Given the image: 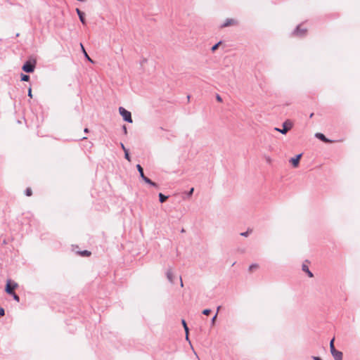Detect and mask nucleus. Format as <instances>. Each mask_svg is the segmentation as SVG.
<instances>
[{
  "label": "nucleus",
  "mask_w": 360,
  "mask_h": 360,
  "mask_svg": "<svg viewBox=\"0 0 360 360\" xmlns=\"http://www.w3.org/2000/svg\"><path fill=\"white\" fill-rule=\"evenodd\" d=\"M219 309H220V307H217V312L219 311Z\"/></svg>",
  "instance_id": "79ce46f5"
},
{
  "label": "nucleus",
  "mask_w": 360,
  "mask_h": 360,
  "mask_svg": "<svg viewBox=\"0 0 360 360\" xmlns=\"http://www.w3.org/2000/svg\"><path fill=\"white\" fill-rule=\"evenodd\" d=\"M167 198H168V196H166L161 193H159V199H160V202H164Z\"/></svg>",
  "instance_id": "dca6fc26"
},
{
  "label": "nucleus",
  "mask_w": 360,
  "mask_h": 360,
  "mask_svg": "<svg viewBox=\"0 0 360 360\" xmlns=\"http://www.w3.org/2000/svg\"><path fill=\"white\" fill-rule=\"evenodd\" d=\"M274 130L277 131H279V130H281V129L276 127V128H274Z\"/></svg>",
  "instance_id": "58836bf2"
},
{
  "label": "nucleus",
  "mask_w": 360,
  "mask_h": 360,
  "mask_svg": "<svg viewBox=\"0 0 360 360\" xmlns=\"http://www.w3.org/2000/svg\"><path fill=\"white\" fill-rule=\"evenodd\" d=\"M193 191H194V188H191V190L189 191V192L188 193V196H191V195L193 194Z\"/></svg>",
  "instance_id": "7c9ffc66"
},
{
  "label": "nucleus",
  "mask_w": 360,
  "mask_h": 360,
  "mask_svg": "<svg viewBox=\"0 0 360 360\" xmlns=\"http://www.w3.org/2000/svg\"><path fill=\"white\" fill-rule=\"evenodd\" d=\"M119 112L125 122H127L129 123H131L133 122L131 112L126 110L124 108L120 107Z\"/></svg>",
  "instance_id": "f257e3e1"
},
{
  "label": "nucleus",
  "mask_w": 360,
  "mask_h": 360,
  "mask_svg": "<svg viewBox=\"0 0 360 360\" xmlns=\"http://www.w3.org/2000/svg\"><path fill=\"white\" fill-rule=\"evenodd\" d=\"M18 283H15V282H13V283H11V288L13 289V291L15 288H18Z\"/></svg>",
  "instance_id": "393cba45"
},
{
  "label": "nucleus",
  "mask_w": 360,
  "mask_h": 360,
  "mask_svg": "<svg viewBox=\"0 0 360 360\" xmlns=\"http://www.w3.org/2000/svg\"><path fill=\"white\" fill-rule=\"evenodd\" d=\"M5 290L8 295L13 294L14 292L11 288V281L10 280L7 281Z\"/></svg>",
  "instance_id": "1a4fd4ad"
},
{
  "label": "nucleus",
  "mask_w": 360,
  "mask_h": 360,
  "mask_svg": "<svg viewBox=\"0 0 360 360\" xmlns=\"http://www.w3.org/2000/svg\"><path fill=\"white\" fill-rule=\"evenodd\" d=\"M302 157V154H299L294 158H290V162L292 165L294 167H297L299 165V161L300 158Z\"/></svg>",
  "instance_id": "39448f33"
},
{
  "label": "nucleus",
  "mask_w": 360,
  "mask_h": 360,
  "mask_svg": "<svg viewBox=\"0 0 360 360\" xmlns=\"http://www.w3.org/2000/svg\"><path fill=\"white\" fill-rule=\"evenodd\" d=\"M166 276H167V278L169 280V281L171 283H174V274H173L172 269H168L167 271Z\"/></svg>",
  "instance_id": "0eeeda50"
},
{
  "label": "nucleus",
  "mask_w": 360,
  "mask_h": 360,
  "mask_svg": "<svg viewBox=\"0 0 360 360\" xmlns=\"http://www.w3.org/2000/svg\"><path fill=\"white\" fill-rule=\"evenodd\" d=\"M182 324L186 332V340H188V328L186 325L185 320L184 319L182 320Z\"/></svg>",
  "instance_id": "f8f14e48"
},
{
  "label": "nucleus",
  "mask_w": 360,
  "mask_h": 360,
  "mask_svg": "<svg viewBox=\"0 0 360 360\" xmlns=\"http://www.w3.org/2000/svg\"><path fill=\"white\" fill-rule=\"evenodd\" d=\"M76 12H77L78 15L83 13V12L81 11L79 8H76Z\"/></svg>",
  "instance_id": "72a5a7b5"
},
{
  "label": "nucleus",
  "mask_w": 360,
  "mask_h": 360,
  "mask_svg": "<svg viewBox=\"0 0 360 360\" xmlns=\"http://www.w3.org/2000/svg\"><path fill=\"white\" fill-rule=\"evenodd\" d=\"M307 32V29L303 27L302 25H299L295 31L293 32V35L297 37H302L304 36Z\"/></svg>",
  "instance_id": "f03ea898"
},
{
  "label": "nucleus",
  "mask_w": 360,
  "mask_h": 360,
  "mask_svg": "<svg viewBox=\"0 0 360 360\" xmlns=\"http://www.w3.org/2000/svg\"><path fill=\"white\" fill-rule=\"evenodd\" d=\"M331 354L335 360H342V352H340L338 350H334V351H332Z\"/></svg>",
  "instance_id": "423d86ee"
},
{
  "label": "nucleus",
  "mask_w": 360,
  "mask_h": 360,
  "mask_svg": "<svg viewBox=\"0 0 360 360\" xmlns=\"http://www.w3.org/2000/svg\"><path fill=\"white\" fill-rule=\"evenodd\" d=\"M123 130H124V134H127V128L125 126L123 127Z\"/></svg>",
  "instance_id": "4c0bfd02"
},
{
  "label": "nucleus",
  "mask_w": 360,
  "mask_h": 360,
  "mask_svg": "<svg viewBox=\"0 0 360 360\" xmlns=\"http://www.w3.org/2000/svg\"><path fill=\"white\" fill-rule=\"evenodd\" d=\"M287 124H288L287 122H285L283 124V128L281 129V130H279L280 133H281L283 134H285L288 132V131L291 128V124H290V126L288 127H287Z\"/></svg>",
  "instance_id": "6e6552de"
},
{
  "label": "nucleus",
  "mask_w": 360,
  "mask_h": 360,
  "mask_svg": "<svg viewBox=\"0 0 360 360\" xmlns=\"http://www.w3.org/2000/svg\"><path fill=\"white\" fill-rule=\"evenodd\" d=\"M180 281H181V286L183 287V282H182V280H181V277H180Z\"/></svg>",
  "instance_id": "ea45409f"
},
{
  "label": "nucleus",
  "mask_w": 360,
  "mask_h": 360,
  "mask_svg": "<svg viewBox=\"0 0 360 360\" xmlns=\"http://www.w3.org/2000/svg\"><path fill=\"white\" fill-rule=\"evenodd\" d=\"M10 295H11L15 301H17V302L20 301L19 296L18 295H16L14 292H13V294H11Z\"/></svg>",
  "instance_id": "6ab92c4d"
},
{
  "label": "nucleus",
  "mask_w": 360,
  "mask_h": 360,
  "mask_svg": "<svg viewBox=\"0 0 360 360\" xmlns=\"http://www.w3.org/2000/svg\"><path fill=\"white\" fill-rule=\"evenodd\" d=\"M210 312H211V310H210V309H204V310L202 311V314H203L204 315H209Z\"/></svg>",
  "instance_id": "bb28decb"
},
{
  "label": "nucleus",
  "mask_w": 360,
  "mask_h": 360,
  "mask_svg": "<svg viewBox=\"0 0 360 360\" xmlns=\"http://www.w3.org/2000/svg\"><path fill=\"white\" fill-rule=\"evenodd\" d=\"M4 315V309L0 306V316Z\"/></svg>",
  "instance_id": "c756f323"
},
{
  "label": "nucleus",
  "mask_w": 360,
  "mask_h": 360,
  "mask_svg": "<svg viewBox=\"0 0 360 360\" xmlns=\"http://www.w3.org/2000/svg\"><path fill=\"white\" fill-rule=\"evenodd\" d=\"M240 235L242 236L246 237V236H248L249 235V231H245V232H243V233H240Z\"/></svg>",
  "instance_id": "c85d7f7f"
},
{
  "label": "nucleus",
  "mask_w": 360,
  "mask_h": 360,
  "mask_svg": "<svg viewBox=\"0 0 360 360\" xmlns=\"http://www.w3.org/2000/svg\"><path fill=\"white\" fill-rule=\"evenodd\" d=\"M28 96H30V97H32V89H31V88H30V89H28Z\"/></svg>",
  "instance_id": "f704fd0d"
},
{
  "label": "nucleus",
  "mask_w": 360,
  "mask_h": 360,
  "mask_svg": "<svg viewBox=\"0 0 360 360\" xmlns=\"http://www.w3.org/2000/svg\"><path fill=\"white\" fill-rule=\"evenodd\" d=\"M220 44H221V41H219V42H218L217 44H216L215 45H214V46L212 47V49H211L212 51H216V50L217 49V48H218V46H219V45Z\"/></svg>",
  "instance_id": "b1692460"
},
{
  "label": "nucleus",
  "mask_w": 360,
  "mask_h": 360,
  "mask_svg": "<svg viewBox=\"0 0 360 360\" xmlns=\"http://www.w3.org/2000/svg\"><path fill=\"white\" fill-rule=\"evenodd\" d=\"M217 100L218 101H219V102H221V101H222V100H221V97H220V96H219V95H218V94L217 95Z\"/></svg>",
  "instance_id": "c9c22d12"
},
{
  "label": "nucleus",
  "mask_w": 360,
  "mask_h": 360,
  "mask_svg": "<svg viewBox=\"0 0 360 360\" xmlns=\"http://www.w3.org/2000/svg\"><path fill=\"white\" fill-rule=\"evenodd\" d=\"M313 359L314 360H321V359L318 356H313Z\"/></svg>",
  "instance_id": "e433bc0d"
},
{
  "label": "nucleus",
  "mask_w": 360,
  "mask_h": 360,
  "mask_svg": "<svg viewBox=\"0 0 360 360\" xmlns=\"http://www.w3.org/2000/svg\"><path fill=\"white\" fill-rule=\"evenodd\" d=\"M334 338L331 340L330 342V352H332V351H334V350H336L335 347H334Z\"/></svg>",
  "instance_id": "a211bd4d"
},
{
  "label": "nucleus",
  "mask_w": 360,
  "mask_h": 360,
  "mask_svg": "<svg viewBox=\"0 0 360 360\" xmlns=\"http://www.w3.org/2000/svg\"><path fill=\"white\" fill-rule=\"evenodd\" d=\"M136 168L140 174L141 179L144 178L146 176L143 174V170L142 167L140 165H137Z\"/></svg>",
  "instance_id": "4468645a"
},
{
  "label": "nucleus",
  "mask_w": 360,
  "mask_h": 360,
  "mask_svg": "<svg viewBox=\"0 0 360 360\" xmlns=\"http://www.w3.org/2000/svg\"><path fill=\"white\" fill-rule=\"evenodd\" d=\"M217 313L213 316V318L212 319V323L214 324V322H215V320H216V318H217Z\"/></svg>",
  "instance_id": "2f4dec72"
},
{
  "label": "nucleus",
  "mask_w": 360,
  "mask_h": 360,
  "mask_svg": "<svg viewBox=\"0 0 360 360\" xmlns=\"http://www.w3.org/2000/svg\"><path fill=\"white\" fill-rule=\"evenodd\" d=\"M89 131V129L87 128L84 129V132L87 133Z\"/></svg>",
  "instance_id": "a19ab883"
},
{
  "label": "nucleus",
  "mask_w": 360,
  "mask_h": 360,
  "mask_svg": "<svg viewBox=\"0 0 360 360\" xmlns=\"http://www.w3.org/2000/svg\"><path fill=\"white\" fill-rule=\"evenodd\" d=\"M315 136L319 139H321V141H324V142H329L330 141L323 134H321V133H316L315 134Z\"/></svg>",
  "instance_id": "9d476101"
},
{
  "label": "nucleus",
  "mask_w": 360,
  "mask_h": 360,
  "mask_svg": "<svg viewBox=\"0 0 360 360\" xmlns=\"http://www.w3.org/2000/svg\"><path fill=\"white\" fill-rule=\"evenodd\" d=\"M302 270L304 271H305L310 278L313 277V276H314L313 274L310 271V270L309 269V268L307 265H305V264L302 265Z\"/></svg>",
  "instance_id": "9b49d317"
},
{
  "label": "nucleus",
  "mask_w": 360,
  "mask_h": 360,
  "mask_svg": "<svg viewBox=\"0 0 360 360\" xmlns=\"http://www.w3.org/2000/svg\"><path fill=\"white\" fill-rule=\"evenodd\" d=\"M79 18L81 21V22L83 24V25H85L86 24V20L84 18V13H83L81 15H79Z\"/></svg>",
  "instance_id": "f3484780"
},
{
  "label": "nucleus",
  "mask_w": 360,
  "mask_h": 360,
  "mask_svg": "<svg viewBox=\"0 0 360 360\" xmlns=\"http://www.w3.org/2000/svg\"><path fill=\"white\" fill-rule=\"evenodd\" d=\"M124 157H125V158H126L129 162H130V161H131V158H130V156H129V154L128 150H126V151L124 152Z\"/></svg>",
  "instance_id": "4be33fe9"
},
{
  "label": "nucleus",
  "mask_w": 360,
  "mask_h": 360,
  "mask_svg": "<svg viewBox=\"0 0 360 360\" xmlns=\"http://www.w3.org/2000/svg\"><path fill=\"white\" fill-rule=\"evenodd\" d=\"M80 255L82 256H89L91 255V252L87 250H84V251L81 252Z\"/></svg>",
  "instance_id": "412c9836"
},
{
  "label": "nucleus",
  "mask_w": 360,
  "mask_h": 360,
  "mask_svg": "<svg viewBox=\"0 0 360 360\" xmlns=\"http://www.w3.org/2000/svg\"><path fill=\"white\" fill-rule=\"evenodd\" d=\"M238 24L237 20L231 18H227L224 22L221 25V27H226L231 25H236Z\"/></svg>",
  "instance_id": "7ed1b4c3"
},
{
  "label": "nucleus",
  "mask_w": 360,
  "mask_h": 360,
  "mask_svg": "<svg viewBox=\"0 0 360 360\" xmlns=\"http://www.w3.org/2000/svg\"><path fill=\"white\" fill-rule=\"evenodd\" d=\"M146 183L150 184V186H156V184L153 182L150 179H148V177L145 176L144 178L142 179Z\"/></svg>",
  "instance_id": "2eb2a0df"
},
{
  "label": "nucleus",
  "mask_w": 360,
  "mask_h": 360,
  "mask_svg": "<svg viewBox=\"0 0 360 360\" xmlns=\"http://www.w3.org/2000/svg\"><path fill=\"white\" fill-rule=\"evenodd\" d=\"M120 146H121V148H122V150H123L124 152H125L126 150H128L125 148L124 145L122 143H120Z\"/></svg>",
  "instance_id": "473e14b6"
},
{
  "label": "nucleus",
  "mask_w": 360,
  "mask_h": 360,
  "mask_svg": "<svg viewBox=\"0 0 360 360\" xmlns=\"http://www.w3.org/2000/svg\"><path fill=\"white\" fill-rule=\"evenodd\" d=\"M22 68L26 72H32L34 70V65L29 62H27L23 65Z\"/></svg>",
  "instance_id": "20e7f679"
},
{
  "label": "nucleus",
  "mask_w": 360,
  "mask_h": 360,
  "mask_svg": "<svg viewBox=\"0 0 360 360\" xmlns=\"http://www.w3.org/2000/svg\"><path fill=\"white\" fill-rule=\"evenodd\" d=\"M80 46H81V48H82V51H83V53H84V56L86 57V58L89 61H90L91 63H94V61L91 60V58L89 56V55H88V54H87V53L86 52V51H85V49H84V46H83V45H82V44H80Z\"/></svg>",
  "instance_id": "ddd939ff"
},
{
  "label": "nucleus",
  "mask_w": 360,
  "mask_h": 360,
  "mask_svg": "<svg viewBox=\"0 0 360 360\" xmlns=\"http://www.w3.org/2000/svg\"><path fill=\"white\" fill-rule=\"evenodd\" d=\"M29 79H30V77L28 75L22 74V76H21L22 81H28Z\"/></svg>",
  "instance_id": "aec40b11"
},
{
  "label": "nucleus",
  "mask_w": 360,
  "mask_h": 360,
  "mask_svg": "<svg viewBox=\"0 0 360 360\" xmlns=\"http://www.w3.org/2000/svg\"><path fill=\"white\" fill-rule=\"evenodd\" d=\"M258 265L257 264H251L249 267L250 271H252L253 269H257Z\"/></svg>",
  "instance_id": "5701e85b"
},
{
  "label": "nucleus",
  "mask_w": 360,
  "mask_h": 360,
  "mask_svg": "<svg viewBox=\"0 0 360 360\" xmlns=\"http://www.w3.org/2000/svg\"><path fill=\"white\" fill-rule=\"evenodd\" d=\"M18 283H15V282H13V283H11V288L13 289V291L15 288H18Z\"/></svg>",
  "instance_id": "a878e982"
},
{
  "label": "nucleus",
  "mask_w": 360,
  "mask_h": 360,
  "mask_svg": "<svg viewBox=\"0 0 360 360\" xmlns=\"http://www.w3.org/2000/svg\"><path fill=\"white\" fill-rule=\"evenodd\" d=\"M25 194L27 196H30L32 195V190L30 188H27L25 191Z\"/></svg>",
  "instance_id": "cd10ccee"
}]
</instances>
